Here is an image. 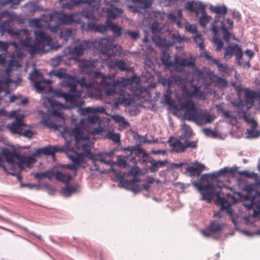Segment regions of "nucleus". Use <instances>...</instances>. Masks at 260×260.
Listing matches in <instances>:
<instances>
[{
  "label": "nucleus",
  "mask_w": 260,
  "mask_h": 260,
  "mask_svg": "<svg viewBox=\"0 0 260 260\" xmlns=\"http://www.w3.org/2000/svg\"><path fill=\"white\" fill-rule=\"evenodd\" d=\"M10 22L9 21H5L2 22L0 25V29L3 32H7L9 30Z\"/></svg>",
  "instance_id": "nucleus-55"
},
{
  "label": "nucleus",
  "mask_w": 260,
  "mask_h": 260,
  "mask_svg": "<svg viewBox=\"0 0 260 260\" xmlns=\"http://www.w3.org/2000/svg\"><path fill=\"white\" fill-rule=\"evenodd\" d=\"M124 34L128 35L133 40H136L139 37V34L138 31L127 30Z\"/></svg>",
  "instance_id": "nucleus-58"
},
{
  "label": "nucleus",
  "mask_w": 260,
  "mask_h": 260,
  "mask_svg": "<svg viewBox=\"0 0 260 260\" xmlns=\"http://www.w3.org/2000/svg\"><path fill=\"white\" fill-rule=\"evenodd\" d=\"M185 10L194 12L196 15L201 13L202 16L199 18V22L200 25L205 28L206 25L212 19V18L207 15L205 11V6L200 1H188L184 7Z\"/></svg>",
  "instance_id": "nucleus-9"
},
{
  "label": "nucleus",
  "mask_w": 260,
  "mask_h": 260,
  "mask_svg": "<svg viewBox=\"0 0 260 260\" xmlns=\"http://www.w3.org/2000/svg\"><path fill=\"white\" fill-rule=\"evenodd\" d=\"M71 135L73 136L76 140V146L77 148H81L84 155L91 160L94 163L100 161L105 164H109L102 154H93L91 152L92 147V143L89 139L88 134L85 133V129L79 126H76L71 131Z\"/></svg>",
  "instance_id": "nucleus-3"
},
{
  "label": "nucleus",
  "mask_w": 260,
  "mask_h": 260,
  "mask_svg": "<svg viewBox=\"0 0 260 260\" xmlns=\"http://www.w3.org/2000/svg\"><path fill=\"white\" fill-rule=\"evenodd\" d=\"M183 134L181 136L182 137H186L187 138H191L193 135V131L190 126L187 124H184L183 127Z\"/></svg>",
  "instance_id": "nucleus-44"
},
{
  "label": "nucleus",
  "mask_w": 260,
  "mask_h": 260,
  "mask_svg": "<svg viewBox=\"0 0 260 260\" xmlns=\"http://www.w3.org/2000/svg\"><path fill=\"white\" fill-rule=\"evenodd\" d=\"M43 120L44 124L47 125L48 127L50 128L55 127V125L52 122H51L49 118H46L45 117H44Z\"/></svg>",
  "instance_id": "nucleus-64"
},
{
  "label": "nucleus",
  "mask_w": 260,
  "mask_h": 260,
  "mask_svg": "<svg viewBox=\"0 0 260 260\" xmlns=\"http://www.w3.org/2000/svg\"><path fill=\"white\" fill-rule=\"evenodd\" d=\"M49 103L51 106L53 108H56L58 110L61 109L64 107V105L61 103H58L55 101L49 100Z\"/></svg>",
  "instance_id": "nucleus-56"
},
{
  "label": "nucleus",
  "mask_w": 260,
  "mask_h": 260,
  "mask_svg": "<svg viewBox=\"0 0 260 260\" xmlns=\"http://www.w3.org/2000/svg\"><path fill=\"white\" fill-rule=\"evenodd\" d=\"M204 168L205 166L202 165L200 166V168L191 166L188 168L187 171L193 176L200 175Z\"/></svg>",
  "instance_id": "nucleus-39"
},
{
  "label": "nucleus",
  "mask_w": 260,
  "mask_h": 260,
  "mask_svg": "<svg viewBox=\"0 0 260 260\" xmlns=\"http://www.w3.org/2000/svg\"><path fill=\"white\" fill-rule=\"evenodd\" d=\"M117 164L119 167H123L125 168L127 166V164L126 160L121 157H119L117 159Z\"/></svg>",
  "instance_id": "nucleus-61"
},
{
  "label": "nucleus",
  "mask_w": 260,
  "mask_h": 260,
  "mask_svg": "<svg viewBox=\"0 0 260 260\" xmlns=\"http://www.w3.org/2000/svg\"><path fill=\"white\" fill-rule=\"evenodd\" d=\"M181 67H179V71H176L174 68V71H171L170 76H166L159 77V82L164 86H167L168 89L173 85L183 86L186 77H183L179 73L181 71Z\"/></svg>",
  "instance_id": "nucleus-10"
},
{
  "label": "nucleus",
  "mask_w": 260,
  "mask_h": 260,
  "mask_svg": "<svg viewBox=\"0 0 260 260\" xmlns=\"http://www.w3.org/2000/svg\"><path fill=\"white\" fill-rule=\"evenodd\" d=\"M35 35L36 38L34 40L30 37L27 36L20 42V45L27 49L32 56L37 53L43 52L44 47L50 45L51 42V38L43 31H36Z\"/></svg>",
  "instance_id": "nucleus-5"
},
{
  "label": "nucleus",
  "mask_w": 260,
  "mask_h": 260,
  "mask_svg": "<svg viewBox=\"0 0 260 260\" xmlns=\"http://www.w3.org/2000/svg\"><path fill=\"white\" fill-rule=\"evenodd\" d=\"M235 55L237 61H240L242 58L243 53L241 47L238 44L229 46L225 48L224 57Z\"/></svg>",
  "instance_id": "nucleus-16"
},
{
  "label": "nucleus",
  "mask_w": 260,
  "mask_h": 260,
  "mask_svg": "<svg viewBox=\"0 0 260 260\" xmlns=\"http://www.w3.org/2000/svg\"><path fill=\"white\" fill-rule=\"evenodd\" d=\"M238 174L241 176H243L245 177L251 179H256L257 178V174L253 172H250L248 171H241L238 172Z\"/></svg>",
  "instance_id": "nucleus-45"
},
{
  "label": "nucleus",
  "mask_w": 260,
  "mask_h": 260,
  "mask_svg": "<svg viewBox=\"0 0 260 260\" xmlns=\"http://www.w3.org/2000/svg\"><path fill=\"white\" fill-rule=\"evenodd\" d=\"M203 132L207 136L212 138H216L217 137L216 133L210 128H204L203 129Z\"/></svg>",
  "instance_id": "nucleus-52"
},
{
  "label": "nucleus",
  "mask_w": 260,
  "mask_h": 260,
  "mask_svg": "<svg viewBox=\"0 0 260 260\" xmlns=\"http://www.w3.org/2000/svg\"><path fill=\"white\" fill-rule=\"evenodd\" d=\"M92 47L100 51L103 54L111 57L113 55V40L110 38H99L91 42Z\"/></svg>",
  "instance_id": "nucleus-11"
},
{
  "label": "nucleus",
  "mask_w": 260,
  "mask_h": 260,
  "mask_svg": "<svg viewBox=\"0 0 260 260\" xmlns=\"http://www.w3.org/2000/svg\"><path fill=\"white\" fill-rule=\"evenodd\" d=\"M10 116L15 118L14 121L6 125L7 128L13 134L31 139L34 132L30 129V126L24 123V115H17L16 111H12Z\"/></svg>",
  "instance_id": "nucleus-6"
},
{
  "label": "nucleus",
  "mask_w": 260,
  "mask_h": 260,
  "mask_svg": "<svg viewBox=\"0 0 260 260\" xmlns=\"http://www.w3.org/2000/svg\"><path fill=\"white\" fill-rule=\"evenodd\" d=\"M78 188V185H67L61 188L62 193L66 196H70L72 193L75 192Z\"/></svg>",
  "instance_id": "nucleus-33"
},
{
  "label": "nucleus",
  "mask_w": 260,
  "mask_h": 260,
  "mask_svg": "<svg viewBox=\"0 0 260 260\" xmlns=\"http://www.w3.org/2000/svg\"><path fill=\"white\" fill-rule=\"evenodd\" d=\"M107 137L116 144L120 142V136L119 134H115L112 131H109L107 133Z\"/></svg>",
  "instance_id": "nucleus-42"
},
{
  "label": "nucleus",
  "mask_w": 260,
  "mask_h": 260,
  "mask_svg": "<svg viewBox=\"0 0 260 260\" xmlns=\"http://www.w3.org/2000/svg\"><path fill=\"white\" fill-rule=\"evenodd\" d=\"M96 60H84L80 62L79 66L81 71L86 74H89L93 76L95 72L93 70L95 68Z\"/></svg>",
  "instance_id": "nucleus-18"
},
{
  "label": "nucleus",
  "mask_w": 260,
  "mask_h": 260,
  "mask_svg": "<svg viewBox=\"0 0 260 260\" xmlns=\"http://www.w3.org/2000/svg\"><path fill=\"white\" fill-rule=\"evenodd\" d=\"M139 181L140 179L135 177L131 180H124L122 181V183L125 186L132 187V190L137 192L141 190V188L139 185L135 184L136 182H139Z\"/></svg>",
  "instance_id": "nucleus-27"
},
{
  "label": "nucleus",
  "mask_w": 260,
  "mask_h": 260,
  "mask_svg": "<svg viewBox=\"0 0 260 260\" xmlns=\"http://www.w3.org/2000/svg\"><path fill=\"white\" fill-rule=\"evenodd\" d=\"M51 83L49 80L42 79L39 81L35 82L34 86L38 92L42 93L45 91V88L46 85Z\"/></svg>",
  "instance_id": "nucleus-30"
},
{
  "label": "nucleus",
  "mask_w": 260,
  "mask_h": 260,
  "mask_svg": "<svg viewBox=\"0 0 260 260\" xmlns=\"http://www.w3.org/2000/svg\"><path fill=\"white\" fill-rule=\"evenodd\" d=\"M76 106V105H74ZM77 107L78 106H76ZM79 108L81 109V112L82 115H86L89 113H93L94 108L91 107H87L85 108H81V107H79Z\"/></svg>",
  "instance_id": "nucleus-59"
},
{
  "label": "nucleus",
  "mask_w": 260,
  "mask_h": 260,
  "mask_svg": "<svg viewBox=\"0 0 260 260\" xmlns=\"http://www.w3.org/2000/svg\"><path fill=\"white\" fill-rule=\"evenodd\" d=\"M182 90L183 95H186L189 98H192L191 92H190L185 85L182 86Z\"/></svg>",
  "instance_id": "nucleus-63"
},
{
  "label": "nucleus",
  "mask_w": 260,
  "mask_h": 260,
  "mask_svg": "<svg viewBox=\"0 0 260 260\" xmlns=\"http://www.w3.org/2000/svg\"><path fill=\"white\" fill-rule=\"evenodd\" d=\"M77 13L68 15L61 11H54L49 14L51 20L56 19L62 24H71L73 23H80L81 20Z\"/></svg>",
  "instance_id": "nucleus-12"
},
{
  "label": "nucleus",
  "mask_w": 260,
  "mask_h": 260,
  "mask_svg": "<svg viewBox=\"0 0 260 260\" xmlns=\"http://www.w3.org/2000/svg\"><path fill=\"white\" fill-rule=\"evenodd\" d=\"M27 6L30 12H34L41 10L40 7L35 3H30Z\"/></svg>",
  "instance_id": "nucleus-50"
},
{
  "label": "nucleus",
  "mask_w": 260,
  "mask_h": 260,
  "mask_svg": "<svg viewBox=\"0 0 260 260\" xmlns=\"http://www.w3.org/2000/svg\"><path fill=\"white\" fill-rule=\"evenodd\" d=\"M91 0H71L64 4V8L71 9L75 6H79L82 4L90 5Z\"/></svg>",
  "instance_id": "nucleus-29"
},
{
  "label": "nucleus",
  "mask_w": 260,
  "mask_h": 260,
  "mask_svg": "<svg viewBox=\"0 0 260 260\" xmlns=\"http://www.w3.org/2000/svg\"><path fill=\"white\" fill-rule=\"evenodd\" d=\"M133 2L142 4L143 8L145 9L151 7L153 0H133Z\"/></svg>",
  "instance_id": "nucleus-48"
},
{
  "label": "nucleus",
  "mask_w": 260,
  "mask_h": 260,
  "mask_svg": "<svg viewBox=\"0 0 260 260\" xmlns=\"http://www.w3.org/2000/svg\"><path fill=\"white\" fill-rule=\"evenodd\" d=\"M172 39L175 41L179 44L182 43L183 42H185L187 40V39L184 37H182L179 34H173L172 35Z\"/></svg>",
  "instance_id": "nucleus-51"
},
{
  "label": "nucleus",
  "mask_w": 260,
  "mask_h": 260,
  "mask_svg": "<svg viewBox=\"0 0 260 260\" xmlns=\"http://www.w3.org/2000/svg\"><path fill=\"white\" fill-rule=\"evenodd\" d=\"M245 96L251 103L258 102L260 105V91H255L247 88L245 90Z\"/></svg>",
  "instance_id": "nucleus-22"
},
{
  "label": "nucleus",
  "mask_w": 260,
  "mask_h": 260,
  "mask_svg": "<svg viewBox=\"0 0 260 260\" xmlns=\"http://www.w3.org/2000/svg\"><path fill=\"white\" fill-rule=\"evenodd\" d=\"M110 29L116 37H120L122 35V28L121 27L115 24L109 29Z\"/></svg>",
  "instance_id": "nucleus-47"
},
{
  "label": "nucleus",
  "mask_w": 260,
  "mask_h": 260,
  "mask_svg": "<svg viewBox=\"0 0 260 260\" xmlns=\"http://www.w3.org/2000/svg\"><path fill=\"white\" fill-rule=\"evenodd\" d=\"M62 151V149L57 146L48 145L36 150L37 154H43L46 155L54 156L56 152Z\"/></svg>",
  "instance_id": "nucleus-20"
},
{
  "label": "nucleus",
  "mask_w": 260,
  "mask_h": 260,
  "mask_svg": "<svg viewBox=\"0 0 260 260\" xmlns=\"http://www.w3.org/2000/svg\"><path fill=\"white\" fill-rule=\"evenodd\" d=\"M109 66L111 69L118 68L121 71H129L128 67L124 60L117 59L109 63Z\"/></svg>",
  "instance_id": "nucleus-25"
},
{
  "label": "nucleus",
  "mask_w": 260,
  "mask_h": 260,
  "mask_svg": "<svg viewBox=\"0 0 260 260\" xmlns=\"http://www.w3.org/2000/svg\"><path fill=\"white\" fill-rule=\"evenodd\" d=\"M72 31L71 29L68 28L65 30H60L59 32V37L60 38H63V40L66 41L68 40V39L72 36Z\"/></svg>",
  "instance_id": "nucleus-46"
},
{
  "label": "nucleus",
  "mask_w": 260,
  "mask_h": 260,
  "mask_svg": "<svg viewBox=\"0 0 260 260\" xmlns=\"http://www.w3.org/2000/svg\"><path fill=\"white\" fill-rule=\"evenodd\" d=\"M43 77V75L37 70H35L30 75V79L35 83L36 81L41 80Z\"/></svg>",
  "instance_id": "nucleus-43"
},
{
  "label": "nucleus",
  "mask_w": 260,
  "mask_h": 260,
  "mask_svg": "<svg viewBox=\"0 0 260 260\" xmlns=\"http://www.w3.org/2000/svg\"><path fill=\"white\" fill-rule=\"evenodd\" d=\"M208 76L211 82L214 83L215 85L219 87H225L227 86L228 83L226 81L215 74L213 72H210L208 73Z\"/></svg>",
  "instance_id": "nucleus-23"
},
{
  "label": "nucleus",
  "mask_w": 260,
  "mask_h": 260,
  "mask_svg": "<svg viewBox=\"0 0 260 260\" xmlns=\"http://www.w3.org/2000/svg\"><path fill=\"white\" fill-rule=\"evenodd\" d=\"M87 120L90 123H97L101 122V119L96 115L89 116L87 118Z\"/></svg>",
  "instance_id": "nucleus-53"
},
{
  "label": "nucleus",
  "mask_w": 260,
  "mask_h": 260,
  "mask_svg": "<svg viewBox=\"0 0 260 260\" xmlns=\"http://www.w3.org/2000/svg\"><path fill=\"white\" fill-rule=\"evenodd\" d=\"M30 26H34L36 28H41L42 25L40 24V19H32L29 21Z\"/></svg>",
  "instance_id": "nucleus-57"
},
{
  "label": "nucleus",
  "mask_w": 260,
  "mask_h": 260,
  "mask_svg": "<svg viewBox=\"0 0 260 260\" xmlns=\"http://www.w3.org/2000/svg\"><path fill=\"white\" fill-rule=\"evenodd\" d=\"M105 2L106 5H110L111 7V8H107L104 10L108 18L115 19L116 18L121 16L123 12L122 9L115 8L107 1H105Z\"/></svg>",
  "instance_id": "nucleus-19"
},
{
  "label": "nucleus",
  "mask_w": 260,
  "mask_h": 260,
  "mask_svg": "<svg viewBox=\"0 0 260 260\" xmlns=\"http://www.w3.org/2000/svg\"><path fill=\"white\" fill-rule=\"evenodd\" d=\"M194 41L198 45L201 50H204V40L202 37L201 35L197 34L196 36L193 37Z\"/></svg>",
  "instance_id": "nucleus-41"
},
{
  "label": "nucleus",
  "mask_w": 260,
  "mask_h": 260,
  "mask_svg": "<svg viewBox=\"0 0 260 260\" xmlns=\"http://www.w3.org/2000/svg\"><path fill=\"white\" fill-rule=\"evenodd\" d=\"M50 75H53L60 79H64L63 81H70L74 80L72 76L68 75L66 73V70L63 68H60L57 70L52 71L49 73Z\"/></svg>",
  "instance_id": "nucleus-21"
},
{
  "label": "nucleus",
  "mask_w": 260,
  "mask_h": 260,
  "mask_svg": "<svg viewBox=\"0 0 260 260\" xmlns=\"http://www.w3.org/2000/svg\"><path fill=\"white\" fill-rule=\"evenodd\" d=\"M181 138H182V136H181L179 139L174 137L169 138L167 143L171 148V152L181 153L185 151V144L181 142Z\"/></svg>",
  "instance_id": "nucleus-14"
},
{
  "label": "nucleus",
  "mask_w": 260,
  "mask_h": 260,
  "mask_svg": "<svg viewBox=\"0 0 260 260\" xmlns=\"http://www.w3.org/2000/svg\"><path fill=\"white\" fill-rule=\"evenodd\" d=\"M216 197V203L221 206V210H226L228 214H232V211L230 209L231 204L224 198L220 197V193L219 192L215 193Z\"/></svg>",
  "instance_id": "nucleus-24"
},
{
  "label": "nucleus",
  "mask_w": 260,
  "mask_h": 260,
  "mask_svg": "<svg viewBox=\"0 0 260 260\" xmlns=\"http://www.w3.org/2000/svg\"><path fill=\"white\" fill-rule=\"evenodd\" d=\"M196 186L201 194L202 200L209 203L213 198L215 187L211 183H208L206 185L201 183H197Z\"/></svg>",
  "instance_id": "nucleus-13"
},
{
  "label": "nucleus",
  "mask_w": 260,
  "mask_h": 260,
  "mask_svg": "<svg viewBox=\"0 0 260 260\" xmlns=\"http://www.w3.org/2000/svg\"><path fill=\"white\" fill-rule=\"evenodd\" d=\"M221 31L222 32L223 38L226 42H229L230 40V33L228 28L224 25H221Z\"/></svg>",
  "instance_id": "nucleus-49"
},
{
  "label": "nucleus",
  "mask_w": 260,
  "mask_h": 260,
  "mask_svg": "<svg viewBox=\"0 0 260 260\" xmlns=\"http://www.w3.org/2000/svg\"><path fill=\"white\" fill-rule=\"evenodd\" d=\"M70 158L72 160L73 164L79 165L84 161V158L82 154H77L75 155L70 156Z\"/></svg>",
  "instance_id": "nucleus-40"
},
{
  "label": "nucleus",
  "mask_w": 260,
  "mask_h": 260,
  "mask_svg": "<svg viewBox=\"0 0 260 260\" xmlns=\"http://www.w3.org/2000/svg\"><path fill=\"white\" fill-rule=\"evenodd\" d=\"M214 63L216 65L220 72L229 74L232 71V69L227 64L221 63L219 59L214 60Z\"/></svg>",
  "instance_id": "nucleus-32"
},
{
  "label": "nucleus",
  "mask_w": 260,
  "mask_h": 260,
  "mask_svg": "<svg viewBox=\"0 0 260 260\" xmlns=\"http://www.w3.org/2000/svg\"><path fill=\"white\" fill-rule=\"evenodd\" d=\"M161 60L162 63L168 68H174L176 71H179V67H192L194 66V62L188 59L181 58L179 56L175 55V61L172 62L170 60L169 49L168 47L161 48Z\"/></svg>",
  "instance_id": "nucleus-8"
},
{
  "label": "nucleus",
  "mask_w": 260,
  "mask_h": 260,
  "mask_svg": "<svg viewBox=\"0 0 260 260\" xmlns=\"http://www.w3.org/2000/svg\"><path fill=\"white\" fill-rule=\"evenodd\" d=\"M55 179L57 181L68 184L72 179V176L68 172H62L58 171L55 172Z\"/></svg>",
  "instance_id": "nucleus-26"
},
{
  "label": "nucleus",
  "mask_w": 260,
  "mask_h": 260,
  "mask_svg": "<svg viewBox=\"0 0 260 260\" xmlns=\"http://www.w3.org/2000/svg\"><path fill=\"white\" fill-rule=\"evenodd\" d=\"M247 136L249 138H257L260 136V131L256 127L246 129Z\"/></svg>",
  "instance_id": "nucleus-37"
},
{
  "label": "nucleus",
  "mask_w": 260,
  "mask_h": 260,
  "mask_svg": "<svg viewBox=\"0 0 260 260\" xmlns=\"http://www.w3.org/2000/svg\"><path fill=\"white\" fill-rule=\"evenodd\" d=\"M186 30L191 33H197V28L196 25L193 24H188L186 26Z\"/></svg>",
  "instance_id": "nucleus-62"
},
{
  "label": "nucleus",
  "mask_w": 260,
  "mask_h": 260,
  "mask_svg": "<svg viewBox=\"0 0 260 260\" xmlns=\"http://www.w3.org/2000/svg\"><path fill=\"white\" fill-rule=\"evenodd\" d=\"M254 184L246 185L245 190L247 194L245 196L243 205L249 210H253V216L257 217L260 214V191L256 190Z\"/></svg>",
  "instance_id": "nucleus-7"
},
{
  "label": "nucleus",
  "mask_w": 260,
  "mask_h": 260,
  "mask_svg": "<svg viewBox=\"0 0 260 260\" xmlns=\"http://www.w3.org/2000/svg\"><path fill=\"white\" fill-rule=\"evenodd\" d=\"M209 9L211 12L221 16H225L228 12V9L224 5L221 6H210Z\"/></svg>",
  "instance_id": "nucleus-28"
},
{
  "label": "nucleus",
  "mask_w": 260,
  "mask_h": 260,
  "mask_svg": "<svg viewBox=\"0 0 260 260\" xmlns=\"http://www.w3.org/2000/svg\"><path fill=\"white\" fill-rule=\"evenodd\" d=\"M193 90L191 92L192 98L205 99L203 92L201 90L200 87L193 85Z\"/></svg>",
  "instance_id": "nucleus-36"
},
{
  "label": "nucleus",
  "mask_w": 260,
  "mask_h": 260,
  "mask_svg": "<svg viewBox=\"0 0 260 260\" xmlns=\"http://www.w3.org/2000/svg\"><path fill=\"white\" fill-rule=\"evenodd\" d=\"M181 107L185 109L184 118L198 124L211 123L214 119V115L203 109H199L191 100H186L181 104Z\"/></svg>",
  "instance_id": "nucleus-4"
},
{
  "label": "nucleus",
  "mask_w": 260,
  "mask_h": 260,
  "mask_svg": "<svg viewBox=\"0 0 260 260\" xmlns=\"http://www.w3.org/2000/svg\"><path fill=\"white\" fill-rule=\"evenodd\" d=\"M242 118L251 127L253 128L257 127V123L256 121L252 118H249L245 112H244L242 115Z\"/></svg>",
  "instance_id": "nucleus-38"
},
{
  "label": "nucleus",
  "mask_w": 260,
  "mask_h": 260,
  "mask_svg": "<svg viewBox=\"0 0 260 260\" xmlns=\"http://www.w3.org/2000/svg\"><path fill=\"white\" fill-rule=\"evenodd\" d=\"M112 119L116 123H118L120 126L127 127L129 126V123L123 117L118 115H114L111 116Z\"/></svg>",
  "instance_id": "nucleus-34"
},
{
  "label": "nucleus",
  "mask_w": 260,
  "mask_h": 260,
  "mask_svg": "<svg viewBox=\"0 0 260 260\" xmlns=\"http://www.w3.org/2000/svg\"><path fill=\"white\" fill-rule=\"evenodd\" d=\"M60 26L61 24H56L55 25H49V28L52 32H57L59 31H60Z\"/></svg>",
  "instance_id": "nucleus-60"
},
{
  "label": "nucleus",
  "mask_w": 260,
  "mask_h": 260,
  "mask_svg": "<svg viewBox=\"0 0 260 260\" xmlns=\"http://www.w3.org/2000/svg\"><path fill=\"white\" fill-rule=\"evenodd\" d=\"M95 28L94 32H99L101 33H104L108 30L107 26L103 24H97Z\"/></svg>",
  "instance_id": "nucleus-54"
},
{
  "label": "nucleus",
  "mask_w": 260,
  "mask_h": 260,
  "mask_svg": "<svg viewBox=\"0 0 260 260\" xmlns=\"http://www.w3.org/2000/svg\"><path fill=\"white\" fill-rule=\"evenodd\" d=\"M223 226V224L219 223L216 221H211L208 228L201 230L200 232L204 236L209 237L213 233L220 232Z\"/></svg>",
  "instance_id": "nucleus-15"
},
{
  "label": "nucleus",
  "mask_w": 260,
  "mask_h": 260,
  "mask_svg": "<svg viewBox=\"0 0 260 260\" xmlns=\"http://www.w3.org/2000/svg\"><path fill=\"white\" fill-rule=\"evenodd\" d=\"M91 47V42L85 40L82 41L73 48L71 53L76 57H79L84 54L85 50Z\"/></svg>",
  "instance_id": "nucleus-17"
},
{
  "label": "nucleus",
  "mask_w": 260,
  "mask_h": 260,
  "mask_svg": "<svg viewBox=\"0 0 260 260\" xmlns=\"http://www.w3.org/2000/svg\"><path fill=\"white\" fill-rule=\"evenodd\" d=\"M2 154L5 158L0 156V167L8 174L17 176L20 182L22 181L21 172L25 166H29L36 162L35 156H27L18 152H11L7 148L4 149Z\"/></svg>",
  "instance_id": "nucleus-2"
},
{
  "label": "nucleus",
  "mask_w": 260,
  "mask_h": 260,
  "mask_svg": "<svg viewBox=\"0 0 260 260\" xmlns=\"http://www.w3.org/2000/svg\"><path fill=\"white\" fill-rule=\"evenodd\" d=\"M72 77L74 78V80H71L70 82L63 81L61 83L62 87L69 88L67 92L63 91L60 89H55L53 93L56 97L62 98L66 102L73 105L80 107L85 102L84 101L78 102L81 96V91L77 89L78 84L86 88H92L95 84H99L104 88L106 95H113L118 94L119 95L117 99L118 104L128 106L134 103L132 95L126 92L125 86L136 82V80L138 78L136 76L128 78H120L116 79L114 75L106 76L100 72H96L93 73V80L87 83L85 77H82L79 79L76 76H73Z\"/></svg>",
  "instance_id": "nucleus-1"
},
{
  "label": "nucleus",
  "mask_w": 260,
  "mask_h": 260,
  "mask_svg": "<svg viewBox=\"0 0 260 260\" xmlns=\"http://www.w3.org/2000/svg\"><path fill=\"white\" fill-rule=\"evenodd\" d=\"M151 166L150 167L149 169L152 172L156 171L159 168L165 166L167 162L166 161H156L153 159L149 160Z\"/></svg>",
  "instance_id": "nucleus-35"
},
{
  "label": "nucleus",
  "mask_w": 260,
  "mask_h": 260,
  "mask_svg": "<svg viewBox=\"0 0 260 260\" xmlns=\"http://www.w3.org/2000/svg\"><path fill=\"white\" fill-rule=\"evenodd\" d=\"M152 40L155 42L157 46L161 47V48H164L169 46L167 43L166 39L161 38L159 35H154L152 37Z\"/></svg>",
  "instance_id": "nucleus-31"
}]
</instances>
